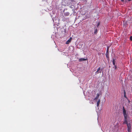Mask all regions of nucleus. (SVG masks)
<instances>
[{
  "instance_id": "1",
  "label": "nucleus",
  "mask_w": 132,
  "mask_h": 132,
  "mask_svg": "<svg viewBox=\"0 0 132 132\" xmlns=\"http://www.w3.org/2000/svg\"><path fill=\"white\" fill-rule=\"evenodd\" d=\"M123 123L127 124V126L128 132H131V126L130 121H128V120H125L124 122H123Z\"/></svg>"
},
{
  "instance_id": "2",
  "label": "nucleus",
  "mask_w": 132,
  "mask_h": 132,
  "mask_svg": "<svg viewBox=\"0 0 132 132\" xmlns=\"http://www.w3.org/2000/svg\"><path fill=\"white\" fill-rule=\"evenodd\" d=\"M123 113L125 118V120H128V114L126 112V111L124 109V107H123Z\"/></svg>"
},
{
  "instance_id": "3",
  "label": "nucleus",
  "mask_w": 132,
  "mask_h": 132,
  "mask_svg": "<svg viewBox=\"0 0 132 132\" xmlns=\"http://www.w3.org/2000/svg\"><path fill=\"white\" fill-rule=\"evenodd\" d=\"M100 95V93H97V94L96 96V97H95V98L94 99V100H97V99L98 98L99 96Z\"/></svg>"
},
{
  "instance_id": "4",
  "label": "nucleus",
  "mask_w": 132,
  "mask_h": 132,
  "mask_svg": "<svg viewBox=\"0 0 132 132\" xmlns=\"http://www.w3.org/2000/svg\"><path fill=\"white\" fill-rule=\"evenodd\" d=\"M72 40V38H70L66 42L67 44H68Z\"/></svg>"
},
{
  "instance_id": "5",
  "label": "nucleus",
  "mask_w": 132,
  "mask_h": 132,
  "mask_svg": "<svg viewBox=\"0 0 132 132\" xmlns=\"http://www.w3.org/2000/svg\"><path fill=\"white\" fill-rule=\"evenodd\" d=\"M100 102V99H98V101L97 102V107H98Z\"/></svg>"
},
{
  "instance_id": "6",
  "label": "nucleus",
  "mask_w": 132,
  "mask_h": 132,
  "mask_svg": "<svg viewBox=\"0 0 132 132\" xmlns=\"http://www.w3.org/2000/svg\"><path fill=\"white\" fill-rule=\"evenodd\" d=\"M86 59H84V58H80V59L79 60V61H86Z\"/></svg>"
},
{
  "instance_id": "7",
  "label": "nucleus",
  "mask_w": 132,
  "mask_h": 132,
  "mask_svg": "<svg viewBox=\"0 0 132 132\" xmlns=\"http://www.w3.org/2000/svg\"><path fill=\"white\" fill-rule=\"evenodd\" d=\"M100 69H101V68L100 67L95 72L96 74H97L99 72H98V71H100Z\"/></svg>"
},
{
  "instance_id": "8",
  "label": "nucleus",
  "mask_w": 132,
  "mask_h": 132,
  "mask_svg": "<svg viewBox=\"0 0 132 132\" xmlns=\"http://www.w3.org/2000/svg\"><path fill=\"white\" fill-rule=\"evenodd\" d=\"M113 64L114 65V68H115V69H116V67L115 65V62H114V60H113Z\"/></svg>"
},
{
  "instance_id": "9",
  "label": "nucleus",
  "mask_w": 132,
  "mask_h": 132,
  "mask_svg": "<svg viewBox=\"0 0 132 132\" xmlns=\"http://www.w3.org/2000/svg\"><path fill=\"white\" fill-rule=\"evenodd\" d=\"M109 47H108V48L107 50V52H108L109 51Z\"/></svg>"
},
{
  "instance_id": "10",
  "label": "nucleus",
  "mask_w": 132,
  "mask_h": 132,
  "mask_svg": "<svg viewBox=\"0 0 132 132\" xmlns=\"http://www.w3.org/2000/svg\"><path fill=\"white\" fill-rule=\"evenodd\" d=\"M130 39L131 40H132V36H131L130 37Z\"/></svg>"
},
{
  "instance_id": "11",
  "label": "nucleus",
  "mask_w": 132,
  "mask_h": 132,
  "mask_svg": "<svg viewBox=\"0 0 132 132\" xmlns=\"http://www.w3.org/2000/svg\"><path fill=\"white\" fill-rule=\"evenodd\" d=\"M121 1H122V2H123L124 1V0H121Z\"/></svg>"
}]
</instances>
